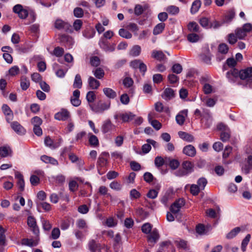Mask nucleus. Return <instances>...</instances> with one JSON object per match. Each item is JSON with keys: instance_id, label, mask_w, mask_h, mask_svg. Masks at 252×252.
Wrapping results in <instances>:
<instances>
[{"instance_id": "62", "label": "nucleus", "mask_w": 252, "mask_h": 252, "mask_svg": "<svg viewBox=\"0 0 252 252\" xmlns=\"http://www.w3.org/2000/svg\"><path fill=\"white\" fill-rule=\"evenodd\" d=\"M176 243L178 248L185 250L188 249L187 243L186 241L183 240H180L179 241H176Z\"/></svg>"}, {"instance_id": "54", "label": "nucleus", "mask_w": 252, "mask_h": 252, "mask_svg": "<svg viewBox=\"0 0 252 252\" xmlns=\"http://www.w3.org/2000/svg\"><path fill=\"white\" fill-rule=\"evenodd\" d=\"M152 226L149 223H144L141 227L142 231L145 234H148L152 231Z\"/></svg>"}, {"instance_id": "24", "label": "nucleus", "mask_w": 252, "mask_h": 252, "mask_svg": "<svg viewBox=\"0 0 252 252\" xmlns=\"http://www.w3.org/2000/svg\"><path fill=\"white\" fill-rule=\"evenodd\" d=\"M242 227H236L232 229L229 233H228L226 236V237L228 239H231L234 238L241 230Z\"/></svg>"}, {"instance_id": "35", "label": "nucleus", "mask_w": 252, "mask_h": 252, "mask_svg": "<svg viewBox=\"0 0 252 252\" xmlns=\"http://www.w3.org/2000/svg\"><path fill=\"white\" fill-rule=\"evenodd\" d=\"M58 66V64L56 63H55L53 64V69L55 70V73L56 75L60 78H63L64 77L66 73V70H64L62 69H57V67Z\"/></svg>"}, {"instance_id": "19", "label": "nucleus", "mask_w": 252, "mask_h": 252, "mask_svg": "<svg viewBox=\"0 0 252 252\" xmlns=\"http://www.w3.org/2000/svg\"><path fill=\"white\" fill-rule=\"evenodd\" d=\"M12 129L18 134H24L25 132L24 128L17 122H13L11 123Z\"/></svg>"}, {"instance_id": "26", "label": "nucleus", "mask_w": 252, "mask_h": 252, "mask_svg": "<svg viewBox=\"0 0 252 252\" xmlns=\"http://www.w3.org/2000/svg\"><path fill=\"white\" fill-rule=\"evenodd\" d=\"M44 143L47 147L52 149H56L60 146L59 143H54L49 137H46L45 138Z\"/></svg>"}, {"instance_id": "13", "label": "nucleus", "mask_w": 252, "mask_h": 252, "mask_svg": "<svg viewBox=\"0 0 252 252\" xmlns=\"http://www.w3.org/2000/svg\"><path fill=\"white\" fill-rule=\"evenodd\" d=\"M15 177L18 180L17 186L19 189L22 191L25 189V182L23 178V176L18 171H15Z\"/></svg>"}, {"instance_id": "33", "label": "nucleus", "mask_w": 252, "mask_h": 252, "mask_svg": "<svg viewBox=\"0 0 252 252\" xmlns=\"http://www.w3.org/2000/svg\"><path fill=\"white\" fill-rule=\"evenodd\" d=\"M54 26L55 28L61 30L67 27V23L61 19H57L54 23Z\"/></svg>"}, {"instance_id": "57", "label": "nucleus", "mask_w": 252, "mask_h": 252, "mask_svg": "<svg viewBox=\"0 0 252 252\" xmlns=\"http://www.w3.org/2000/svg\"><path fill=\"white\" fill-rule=\"evenodd\" d=\"M200 190L201 189H199V187H198L197 185L192 184L190 186V191L192 195H197Z\"/></svg>"}, {"instance_id": "43", "label": "nucleus", "mask_w": 252, "mask_h": 252, "mask_svg": "<svg viewBox=\"0 0 252 252\" xmlns=\"http://www.w3.org/2000/svg\"><path fill=\"white\" fill-rule=\"evenodd\" d=\"M141 52V47L139 45L134 46L131 49L129 54L133 57L139 56Z\"/></svg>"}, {"instance_id": "56", "label": "nucleus", "mask_w": 252, "mask_h": 252, "mask_svg": "<svg viewBox=\"0 0 252 252\" xmlns=\"http://www.w3.org/2000/svg\"><path fill=\"white\" fill-rule=\"evenodd\" d=\"M187 38L189 42L193 43L198 41L199 39V37L197 34L192 33L188 34Z\"/></svg>"}, {"instance_id": "7", "label": "nucleus", "mask_w": 252, "mask_h": 252, "mask_svg": "<svg viewBox=\"0 0 252 252\" xmlns=\"http://www.w3.org/2000/svg\"><path fill=\"white\" fill-rule=\"evenodd\" d=\"M70 117L69 111L66 109H62L59 112L55 114L54 118L58 121H64L67 120Z\"/></svg>"}, {"instance_id": "34", "label": "nucleus", "mask_w": 252, "mask_h": 252, "mask_svg": "<svg viewBox=\"0 0 252 252\" xmlns=\"http://www.w3.org/2000/svg\"><path fill=\"white\" fill-rule=\"evenodd\" d=\"M235 15V13L233 10H229L228 13L225 15L223 20V23H229L232 20V19L234 18Z\"/></svg>"}, {"instance_id": "64", "label": "nucleus", "mask_w": 252, "mask_h": 252, "mask_svg": "<svg viewBox=\"0 0 252 252\" xmlns=\"http://www.w3.org/2000/svg\"><path fill=\"white\" fill-rule=\"evenodd\" d=\"M196 231L197 233L200 235H203L206 233L204 225L201 224H199L196 226Z\"/></svg>"}, {"instance_id": "3", "label": "nucleus", "mask_w": 252, "mask_h": 252, "mask_svg": "<svg viewBox=\"0 0 252 252\" xmlns=\"http://www.w3.org/2000/svg\"><path fill=\"white\" fill-rule=\"evenodd\" d=\"M218 51L217 54V60L221 61L224 59L225 55L228 53L229 48L225 43H221L218 46Z\"/></svg>"}, {"instance_id": "42", "label": "nucleus", "mask_w": 252, "mask_h": 252, "mask_svg": "<svg viewBox=\"0 0 252 252\" xmlns=\"http://www.w3.org/2000/svg\"><path fill=\"white\" fill-rule=\"evenodd\" d=\"M107 163V159L103 157H99L98 159V161H97V170H98V172L99 174L101 175L103 173H100V170H99V166L100 167H103L104 166H105Z\"/></svg>"}, {"instance_id": "51", "label": "nucleus", "mask_w": 252, "mask_h": 252, "mask_svg": "<svg viewBox=\"0 0 252 252\" xmlns=\"http://www.w3.org/2000/svg\"><path fill=\"white\" fill-rule=\"evenodd\" d=\"M64 53V49L60 47H56L55 48L53 52L51 53V54L55 55L57 57H60L63 56Z\"/></svg>"}, {"instance_id": "48", "label": "nucleus", "mask_w": 252, "mask_h": 252, "mask_svg": "<svg viewBox=\"0 0 252 252\" xmlns=\"http://www.w3.org/2000/svg\"><path fill=\"white\" fill-rule=\"evenodd\" d=\"M96 98V95L94 91H89L88 92L86 95V99L88 102L90 104H93L92 103L94 101Z\"/></svg>"}, {"instance_id": "18", "label": "nucleus", "mask_w": 252, "mask_h": 252, "mask_svg": "<svg viewBox=\"0 0 252 252\" xmlns=\"http://www.w3.org/2000/svg\"><path fill=\"white\" fill-rule=\"evenodd\" d=\"M178 135L180 138L189 142H192L194 140L193 135L186 132L180 131L178 132Z\"/></svg>"}, {"instance_id": "36", "label": "nucleus", "mask_w": 252, "mask_h": 252, "mask_svg": "<svg viewBox=\"0 0 252 252\" xmlns=\"http://www.w3.org/2000/svg\"><path fill=\"white\" fill-rule=\"evenodd\" d=\"M21 244L32 247L36 246L37 245V243L32 239L24 238L21 240Z\"/></svg>"}, {"instance_id": "63", "label": "nucleus", "mask_w": 252, "mask_h": 252, "mask_svg": "<svg viewBox=\"0 0 252 252\" xmlns=\"http://www.w3.org/2000/svg\"><path fill=\"white\" fill-rule=\"evenodd\" d=\"M183 70L182 65L179 63L174 64L172 67V70L174 73L179 74Z\"/></svg>"}, {"instance_id": "39", "label": "nucleus", "mask_w": 252, "mask_h": 252, "mask_svg": "<svg viewBox=\"0 0 252 252\" xmlns=\"http://www.w3.org/2000/svg\"><path fill=\"white\" fill-rule=\"evenodd\" d=\"M165 10L169 14L171 15H176L179 12V7L175 5L167 6Z\"/></svg>"}, {"instance_id": "15", "label": "nucleus", "mask_w": 252, "mask_h": 252, "mask_svg": "<svg viewBox=\"0 0 252 252\" xmlns=\"http://www.w3.org/2000/svg\"><path fill=\"white\" fill-rule=\"evenodd\" d=\"M183 152L186 155L191 157H193L196 155L195 148L191 145L185 146L183 148Z\"/></svg>"}, {"instance_id": "46", "label": "nucleus", "mask_w": 252, "mask_h": 252, "mask_svg": "<svg viewBox=\"0 0 252 252\" xmlns=\"http://www.w3.org/2000/svg\"><path fill=\"white\" fill-rule=\"evenodd\" d=\"M89 143L91 145L93 146H97L99 144L98 143V140L97 137L92 133H89Z\"/></svg>"}, {"instance_id": "55", "label": "nucleus", "mask_w": 252, "mask_h": 252, "mask_svg": "<svg viewBox=\"0 0 252 252\" xmlns=\"http://www.w3.org/2000/svg\"><path fill=\"white\" fill-rule=\"evenodd\" d=\"M230 138V130L222 131L220 133V139L223 142L227 141Z\"/></svg>"}, {"instance_id": "52", "label": "nucleus", "mask_w": 252, "mask_h": 252, "mask_svg": "<svg viewBox=\"0 0 252 252\" xmlns=\"http://www.w3.org/2000/svg\"><path fill=\"white\" fill-rule=\"evenodd\" d=\"M199 23L203 28L206 29L210 28V22L206 17H202L199 20Z\"/></svg>"}, {"instance_id": "23", "label": "nucleus", "mask_w": 252, "mask_h": 252, "mask_svg": "<svg viewBox=\"0 0 252 252\" xmlns=\"http://www.w3.org/2000/svg\"><path fill=\"white\" fill-rule=\"evenodd\" d=\"M113 125L109 120H106L103 122L101 129L104 133L109 132L112 129Z\"/></svg>"}, {"instance_id": "5", "label": "nucleus", "mask_w": 252, "mask_h": 252, "mask_svg": "<svg viewBox=\"0 0 252 252\" xmlns=\"http://www.w3.org/2000/svg\"><path fill=\"white\" fill-rule=\"evenodd\" d=\"M98 44L104 51L105 52H112L115 50V44H110L108 41L105 40L104 39H100Z\"/></svg>"}, {"instance_id": "44", "label": "nucleus", "mask_w": 252, "mask_h": 252, "mask_svg": "<svg viewBox=\"0 0 252 252\" xmlns=\"http://www.w3.org/2000/svg\"><path fill=\"white\" fill-rule=\"evenodd\" d=\"M188 30L190 32H198L199 27L198 24L195 22H189L188 25Z\"/></svg>"}, {"instance_id": "10", "label": "nucleus", "mask_w": 252, "mask_h": 252, "mask_svg": "<svg viewBox=\"0 0 252 252\" xmlns=\"http://www.w3.org/2000/svg\"><path fill=\"white\" fill-rule=\"evenodd\" d=\"M161 96L166 101H169L175 97V92L172 89L167 88L164 90Z\"/></svg>"}, {"instance_id": "32", "label": "nucleus", "mask_w": 252, "mask_h": 252, "mask_svg": "<svg viewBox=\"0 0 252 252\" xmlns=\"http://www.w3.org/2000/svg\"><path fill=\"white\" fill-rule=\"evenodd\" d=\"M182 167L188 174L193 170V165L189 161H184L182 163Z\"/></svg>"}, {"instance_id": "14", "label": "nucleus", "mask_w": 252, "mask_h": 252, "mask_svg": "<svg viewBox=\"0 0 252 252\" xmlns=\"http://www.w3.org/2000/svg\"><path fill=\"white\" fill-rule=\"evenodd\" d=\"M159 235L157 229H154L147 236L148 242L153 244L156 243L159 239Z\"/></svg>"}, {"instance_id": "40", "label": "nucleus", "mask_w": 252, "mask_h": 252, "mask_svg": "<svg viewBox=\"0 0 252 252\" xmlns=\"http://www.w3.org/2000/svg\"><path fill=\"white\" fill-rule=\"evenodd\" d=\"M165 28V24L163 23H160L156 25L153 30V34L154 35H157L161 32L164 30Z\"/></svg>"}, {"instance_id": "8", "label": "nucleus", "mask_w": 252, "mask_h": 252, "mask_svg": "<svg viewBox=\"0 0 252 252\" xmlns=\"http://www.w3.org/2000/svg\"><path fill=\"white\" fill-rule=\"evenodd\" d=\"M185 204V202L183 199H179L176 201L173 204L170 206V211L172 214H176L180 210L182 207Z\"/></svg>"}, {"instance_id": "53", "label": "nucleus", "mask_w": 252, "mask_h": 252, "mask_svg": "<svg viewBox=\"0 0 252 252\" xmlns=\"http://www.w3.org/2000/svg\"><path fill=\"white\" fill-rule=\"evenodd\" d=\"M235 34L240 39H243L247 35V33L242 29H237L235 31Z\"/></svg>"}, {"instance_id": "59", "label": "nucleus", "mask_w": 252, "mask_h": 252, "mask_svg": "<svg viewBox=\"0 0 252 252\" xmlns=\"http://www.w3.org/2000/svg\"><path fill=\"white\" fill-rule=\"evenodd\" d=\"M8 72H9V74L11 76H14L17 75L19 73L20 69L18 66L14 65V66L11 67L9 69Z\"/></svg>"}, {"instance_id": "29", "label": "nucleus", "mask_w": 252, "mask_h": 252, "mask_svg": "<svg viewBox=\"0 0 252 252\" xmlns=\"http://www.w3.org/2000/svg\"><path fill=\"white\" fill-rule=\"evenodd\" d=\"M152 57L159 61H163L165 58V56L162 51L156 50H154L152 52Z\"/></svg>"}, {"instance_id": "4", "label": "nucleus", "mask_w": 252, "mask_h": 252, "mask_svg": "<svg viewBox=\"0 0 252 252\" xmlns=\"http://www.w3.org/2000/svg\"><path fill=\"white\" fill-rule=\"evenodd\" d=\"M59 40L62 44L68 49L72 48L74 44L73 38L71 36L65 34L60 35Z\"/></svg>"}, {"instance_id": "45", "label": "nucleus", "mask_w": 252, "mask_h": 252, "mask_svg": "<svg viewBox=\"0 0 252 252\" xmlns=\"http://www.w3.org/2000/svg\"><path fill=\"white\" fill-rule=\"evenodd\" d=\"M119 34L121 37L126 39H130L132 37L131 33L124 29H120L119 30Z\"/></svg>"}, {"instance_id": "49", "label": "nucleus", "mask_w": 252, "mask_h": 252, "mask_svg": "<svg viewBox=\"0 0 252 252\" xmlns=\"http://www.w3.org/2000/svg\"><path fill=\"white\" fill-rule=\"evenodd\" d=\"M197 185L199 187L201 190H202L205 189V187L207 184V181L206 178L202 177L197 180Z\"/></svg>"}, {"instance_id": "30", "label": "nucleus", "mask_w": 252, "mask_h": 252, "mask_svg": "<svg viewBox=\"0 0 252 252\" xmlns=\"http://www.w3.org/2000/svg\"><path fill=\"white\" fill-rule=\"evenodd\" d=\"M201 5V2L200 0H196L193 2L190 8L191 14H195L199 9Z\"/></svg>"}, {"instance_id": "50", "label": "nucleus", "mask_w": 252, "mask_h": 252, "mask_svg": "<svg viewBox=\"0 0 252 252\" xmlns=\"http://www.w3.org/2000/svg\"><path fill=\"white\" fill-rule=\"evenodd\" d=\"M171 199V195L170 192H166L161 198V202L165 206H167L169 201Z\"/></svg>"}, {"instance_id": "2", "label": "nucleus", "mask_w": 252, "mask_h": 252, "mask_svg": "<svg viewBox=\"0 0 252 252\" xmlns=\"http://www.w3.org/2000/svg\"><path fill=\"white\" fill-rule=\"evenodd\" d=\"M13 12L17 14L21 19H25L28 16L29 12L26 9L23 8L22 5L17 4L14 5L12 9Z\"/></svg>"}, {"instance_id": "6", "label": "nucleus", "mask_w": 252, "mask_h": 252, "mask_svg": "<svg viewBox=\"0 0 252 252\" xmlns=\"http://www.w3.org/2000/svg\"><path fill=\"white\" fill-rule=\"evenodd\" d=\"M239 77L247 81H252V67H247L239 71Z\"/></svg>"}, {"instance_id": "21", "label": "nucleus", "mask_w": 252, "mask_h": 252, "mask_svg": "<svg viewBox=\"0 0 252 252\" xmlns=\"http://www.w3.org/2000/svg\"><path fill=\"white\" fill-rule=\"evenodd\" d=\"M166 160L167 162V164H169L170 167L173 170L177 169L179 165V161L175 159H171L169 157H166Z\"/></svg>"}, {"instance_id": "9", "label": "nucleus", "mask_w": 252, "mask_h": 252, "mask_svg": "<svg viewBox=\"0 0 252 252\" xmlns=\"http://www.w3.org/2000/svg\"><path fill=\"white\" fill-rule=\"evenodd\" d=\"M2 112L6 117V120L10 123L13 119V113L10 108L7 104H3L1 107Z\"/></svg>"}, {"instance_id": "25", "label": "nucleus", "mask_w": 252, "mask_h": 252, "mask_svg": "<svg viewBox=\"0 0 252 252\" xmlns=\"http://www.w3.org/2000/svg\"><path fill=\"white\" fill-rule=\"evenodd\" d=\"M154 163L155 166L158 168L161 167L164 164H167L166 157L163 158L161 156H157L155 158Z\"/></svg>"}, {"instance_id": "58", "label": "nucleus", "mask_w": 252, "mask_h": 252, "mask_svg": "<svg viewBox=\"0 0 252 252\" xmlns=\"http://www.w3.org/2000/svg\"><path fill=\"white\" fill-rule=\"evenodd\" d=\"M231 76L234 77H238L239 76V71L235 68H232L230 71H228L226 73V77L228 78H230Z\"/></svg>"}, {"instance_id": "60", "label": "nucleus", "mask_w": 252, "mask_h": 252, "mask_svg": "<svg viewBox=\"0 0 252 252\" xmlns=\"http://www.w3.org/2000/svg\"><path fill=\"white\" fill-rule=\"evenodd\" d=\"M20 85L21 89L24 91H26L30 86V81L26 78L22 79Z\"/></svg>"}, {"instance_id": "37", "label": "nucleus", "mask_w": 252, "mask_h": 252, "mask_svg": "<svg viewBox=\"0 0 252 252\" xmlns=\"http://www.w3.org/2000/svg\"><path fill=\"white\" fill-rule=\"evenodd\" d=\"M82 86V81L81 76L80 74H77L76 75L74 79V81L73 84L74 88L80 89Z\"/></svg>"}, {"instance_id": "12", "label": "nucleus", "mask_w": 252, "mask_h": 252, "mask_svg": "<svg viewBox=\"0 0 252 252\" xmlns=\"http://www.w3.org/2000/svg\"><path fill=\"white\" fill-rule=\"evenodd\" d=\"M135 115L131 112L120 113V118L123 123L129 122L134 118Z\"/></svg>"}, {"instance_id": "41", "label": "nucleus", "mask_w": 252, "mask_h": 252, "mask_svg": "<svg viewBox=\"0 0 252 252\" xmlns=\"http://www.w3.org/2000/svg\"><path fill=\"white\" fill-rule=\"evenodd\" d=\"M251 238V235L250 234H248L246 235V236L242 240V242L241 243V249L243 252L246 251L247 246L250 241Z\"/></svg>"}, {"instance_id": "1", "label": "nucleus", "mask_w": 252, "mask_h": 252, "mask_svg": "<svg viewBox=\"0 0 252 252\" xmlns=\"http://www.w3.org/2000/svg\"><path fill=\"white\" fill-rule=\"evenodd\" d=\"M89 107L94 112L97 114H102L104 111L109 109L110 102L109 101L105 103L99 102L97 103L90 104Z\"/></svg>"}, {"instance_id": "61", "label": "nucleus", "mask_w": 252, "mask_h": 252, "mask_svg": "<svg viewBox=\"0 0 252 252\" xmlns=\"http://www.w3.org/2000/svg\"><path fill=\"white\" fill-rule=\"evenodd\" d=\"M82 24H83V22L81 20L77 19L74 21L73 24V27L74 29L77 32V31H79L81 29V28L82 26Z\"/></svg>"}, {"instance_id": "22", "label": "nucleus", "mask_w": 252, "mask_h": 252, "mask_svg": "<svg viewBox=\"0 0 252 252\" xmlns=\"http://www.w3.org/2000/svg\"><path fill=\"white\" fill-rule=\"evenodd\" d=\"M88 83L90 89L92 90L97 89L100 85L99 82L92 76L88 78Z\"/></svg>"}, {"instance_id": "16", "label": "nucleus", "mask_w": 252, "mask_h": 252, "mask_svg": "<svg viewBox=\"0 0 252 252\" xmlns=\"http://www.w3.org/2000/svg\"><path fill=\"white\" fill-rule=\"evenodd\" d=\"M12 151L8 145H4L0 147V156L2 158L11 156Z\"/></svg>"}, {"instance_id": "31", "label": "nucleus", "mask_w": 252, "mask_h": 252, "mask_svg": "<svg viewBox=\"0 0 252 252\" xmlns=\"http://www.w3.org/2000/svg\"><path fill=\"white\" fill-rule=\"evenodd\" d=\"M203 119L205 120V125L206 128L210 127L213 123V118L211 114L207 112L203 115Z\"/></svg>"}, {"instance_id": "47", "label": "nucleus", "mask_w": 252, "mask_h": 252, "mask_svg": "<svg viewBox=\"0 0 252 252\" xmlns=\"http://www.w3.org/2000/svg\"><path fill=\"white\" fill-rule=\"evenodd\" d=\"M93 72L95 77L98 79H100L104 77V72L101 68H97L94 70H93Z\"/></svg>"}, {"instance_id": "27", "label": "nucleus", "mask_w": 252, "mask_h": 252, "mask_svg": "<svg viewBox=\"0 0 252 252\" xmlns=\"http://www.w3.org/2000/svg\"><path fill=\"white\" fill-rule=\"evenodd\" d=\"M104 94L109 98L113 99L117 96L116 93L112 89L109 88H105L103 89Z\"/></svg>"}, {"instance_id": "11", "label": "nucleus", "mask_w": 252, "mask_h": 252, "mask_svg": "<svg viewBox=\"0 0 252 252\" xmlns=\"http://www.w3.org/2000/svg\"><path fill=\"white\" fill-rule=\"evenodd\" d=\"M27 224L32 228V230L34 234L37 235L39 233V229L36 225L35 219L33 217H28Z\"/></svg>"}, {"instance_id": "28", "label": "nucleus", "mask_w": 252, "mask_h": 252, "mask_svg": "<svg viewBox=\"0 0 252 252\" xmlns=\"http://www.w3.org/2000/svg\"><path fill=\"white\" fill-rule=\"evenodd\" d=\"M148 119L149 122L157 130H158L161 128V124L158 121L156 120H153L152 117L150 114L148 115Z\"/></svg>"}, {"instance_id": "17", "label": "nucleus", "mask_w": 252, "mask_h": 252, "mask_svg": "<svg viewBox=\"0 0 252 252\" xmlns=\"http://www.w3.org/2000/svg\"><path fill=\"white\" fill-rule=\"evenodd\" d=\"M123 84L125 88H130L129 91V94H133L134 93V90L133 88H131L133 84V81L132 79L130 77H125L123 81Z\"/></svg>"}, {"instance_id": "38", "label": "nucleus", "mask_w": 252, "mask_h": 252, "mask_svg": "<svg viewBox=\"0 0 252 252\" xmlns=\"http://www.w3.org/2000/svg\"><path fill=\"white\" fill-rule=\"evenodd\" d=\"M95 33L94 30L87 28L83 32V35L84 37L90 39L94 36Z\"/></svg>"}, {"instance_id": "20", "label": "nucleus", "mask_w": 252, "mask_h": 252, "mask_svg": "<svg viewBox=\"0 0 252 252\" xmlns=\"http://www.w3.org/2000/svg\"><path fill=\"white\" fill-rule=\"evenodd\" d=\"M89 248L91 252H100V246L94 240H92L89 243Z\"/></svg>"}]
</instances>
